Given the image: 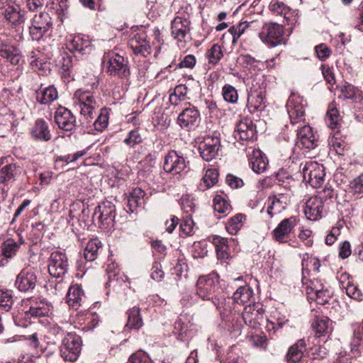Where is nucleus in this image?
I'll use <instances>...</instances> for the list:
<instances>
[{"mask_svg":"<svg viewBox=\"0 0 363 363\" xmlns=\"http://www.w3.org/2000/svg\"><path fill=\"white\" fill-rule=\"evenodd\" d=\"M267 82L264 76L255 77L248 92L247 107L250 113L262 111L266 106Z\"/></svg>","mask_w":363,"mask_h":363,"instance_id":"f257e3e1","label":"nucleus"},{"mask_svg":"<svg viewBox=\"0 0 363 363\" xmlns=\"http://www.w3.org/2000/svg\"><path fill=\"white\" fill-rule=\"evenodd\" d=\"M73 99L75 108L90 122L96 116V109L99 106L94 94L89 91L78 89Z\"/></svg>","mask_w":363,"mask_h":363,"instance_id":"f03ea898","label":"nucleus"},{"mask_svg":"<svg viewBox=\"0 0 363 363\" xmlns=\"http://www.w3.org/2000/svg\"><path fill=\"white\" fill-rule=\"evenodd\" d=\"M104 63L106 72L113 77H118L121 79H128L130 75V71L128 61L118 53L110 52L104 56Z\"/></svg>","mask_w":363,"mask_h":363,"instance_id":"7ed1b4c3","label":"nucleus"},{"mask_svg":"<svg viewBox=\"0 0 363 363\" xmlns=\"http://www.w3.org/2000/svg\"><path fill=\"white\" fill-rule=\"evenodd\" d=\"M235 322L230 325L232 329V333L235 335L240 333L244 324L256 328L259 320L262 318V313L259 309H255V304L245 306L244 311L240 313L238 310L237 314L234 316Z\"/></svg>","mask_w":363,"mask_h":363,"instance_id":"20e7f679","label":"nucleus"},{"mask_svg":"<svg viewBox=\"0 0 363 363\" xmlns=\"http://www.w3.org/2000/svg\"><path fill=\"white\" fill-rule=\"evenodd\" d=\"M303 180L313 188L320 187L324 182L325 169L316 161L308 160L300 164Z\"/></svg>","mask_w":363,"mask_h":363,"instance_id":"39448f33","label":"nucleus"},{"mask_svg":"<svg viewBox=\"0 0 363 363\" xmlns=\"http://www.w3.org/2000/svg\"><path fill=\"white\" fill-rule=\"evenodd\" d=\"M190 25V21L183 16H176L171 22V35L180 48H184L191 40Z\"/></svg>","mask_w":363,"mask_h":363,"instance_id":"423d86ee","label":"nucleus"},{"mask_svg":"<svg viewBox=\"0 0 363 363\" xmlns=\"http://www.w3.org/2000/svg\"><path fill=\"white\" fill-rule=\"evenodd\" d=\"M213 303L219 311L220 318L223 320V327L232 333V329L230 325L235 322L234 316L237 314L238 310L235 307L232 309L233 300L230 298H226L224 296L219 297L215 296L211 298Z\"/></svg>","mask_w":363,"mask_h":363,"instance_id":"0eeeda50","label":"nucleus"},{"mask_svg":"<svg viewBox=\"0 0 363 363\" xmlns=\"http://www.w3.org/2000/svg\"><path fill=\"white\" fill-rule=\"evenodd\" d=\"M81 347L80 337L75 333H68L62 339L60 348L61 357L66 361L74 362L79 355Z\"/></svg>","mask_w":363,"mask_h":363,"instance_id":"6e6552de","label":"nucleus"},{"mask_svg":"<svg viewBox=\"0 0 363 363\" xmlns=\"http://www.w3.org/2000/svg\"><path fill=\"white\" fill-rule=\"evenodd\" d=\"M186 161L183 155L172 150L164 157V170L179 179L186 172Z\"/></svg>","mask_w":363,"mask_h":363,"instance_id":"1a4fd4ad","label":"nucleus"},{"mask_svg":"<svg viewBox=\"0 0 363 363\" xmlns=\"http://www.w3.org/2000/svg\"><path fill=\"white\" fill-rule=\"evenodd\" d=\"M259 36L262 42L271 47L284 43V28L276 23H264Z\"/></svg>","mask_w":363,"mask_h":363,"instance_id":"9d476101","label":"nucleus"},{"mask_svg":"<svg viewBox=\"0 0 363 363\" xmlns=\"http://www.w3.org/2000/svg\"><path fill=\"white\" fill-rule=\"evenodd\" d=\"M26 12L21 10L18 5L8 4L1 9V15L8 25L16 32L23 30L26 21Z\"/></svg>","mask_w":363,"mask_h":363,"instance_id":"9b49d317","label":"nucleus"},{"mask_svg":"<svg viewBox=\"0 0 363 363\" xmlns=\"http://www.w3.org/2000/svg\"><path fill=\"white\" fill-rule=\"evenodd\" d=\"M218 286V276L216 274L201 276L196 283V294L203 300H211L214 297Z\"/></svg>","mask_w":363,"mask_h":363,"instance_id":"f8f14e48","label":"nucleus"},{"mask_svg":"<svg viewBox=\"0 0 363 363\" xmlns=\"http://www.w3.org/2000/svg\"><path fill=\"white\" fill-rule=\"evenodd\" d=\"M305 106L303 99L299 94L292 93L287 101L286 109L291 124H297L304 121Z\"/></svg>","mask_w":363,"mask_h":363,"instance_id":"ddd939ff","label":"nucleus"},{"mask_svg":"<svg viewBox=\"0 0 363 363\" xmlns=\"http://www.w3.org/2000/svg\"><path fill=\"white\" fill-rule=\"evenodd\" d=\"M10 157H2L0 160V189L5 190L11 185L20 173L19 167L9 162Z\"/></svg>","mask_w":363,"mask_h":363,"instance_id":"4468645a","label":"nucleus"},{"mask_svg":"<svg viewBox=\"0 0 363 363\" xmlns=\"http://www.w3.org/2000/svg\"><path fill=\"white\" fill-rule=\"evenodd\" d=\"M299 220V218L294 216L282 220L272 233L273 239L279 243L286 242L290 234L298 225Z\"/></svg>","mask_w":363,"mask_h":363,"instance_id":"2eb2a0df","label":"nucleus"},{"mask_svg":"<svg viewBox=\"0 0 363 363\" xmlns=\"http://www.w3.org/2000/svg\"><path fill=\"white\" fill-rule=\"evenodd\" d=\"M68 259L67 255L60 251L51 253L48 264L50 274L56 278L62 277L68 270Z\"/></svg>","mask_w":363,"mask_h":363,"instance_id":"dca6fc26","label":"nucleus"},{"mask_svg":"<svg viewBox=\"0 0 363 363\" xmlns=\"http://www.w3.org/2000/svg\"><path fill=\"white\" fill-rule=\"evenodd\" d=\"M220 147V138L214 133L203 138L199 144V150L204 160L211 161L218 155Z\"/></svg>","mask_w":363,"mask_h":363,"instance_id":"f3484780","label":"nucleus"},{"mask_svg":"<svg viewBox=\"0 0 363 363\" xmlns=\"http://www.w3.org/2000/svg\"><path fill=\"white\" fill-rule=\"evenodd\" d=\"M51 18L48 13H42L35 16L29 28L33 40H39L51 27Z\"/></svg>","mask_w":363,"mask_h":363,"instance_id":"a211bd4d","label":"nucleus"},{"mask_svg":"<svg viewBox=\"0 0 363 363\" xmlns=\"http://www.w3.org/2000/svg\"><path fill=\"white\" fill-rule=\"evenodd\" d=\"M115 213V205L111 201H106L95 208L93 220L101 225H109L113 222Z\"/></svg>","mask_w":363,"mask_h":363,"instance_id":"6ab92c4d","label":"nucleus"},{"mask_svg":"<svg viewBox=\"0 0 363 363\" xmlns=\"http://www.w3.org/2000/svg\"><path fill=\"white\" fill-rule=\"evenodd\" d=\"M67 47L72 52H78L81 55L89 54L94 50L89 37L79 34L69 35L67 40Z\"/></svg>","mask_w":363,"mask_h":363,"instance_id":"aec40b11","label":"nucleus"},{"mask_svg":"<svg viewBox=\"0 0 363 363\" xmlns=\"http://www.w3.org/2000/svg\"><path fill=\"white\" fill-rule=\"evenodd\" d=\"M37 277L31 269H23L17 275L15 285L21 291H29L35 289Z\"/></svg>","mask_w":363,"mask_h":363,"instance_id":"412c9836","label":"nucleus"},{"mask_svg":"<svg viewBox=\"0 0 363 363\" xmlns=\"http://www.w3.org/2000/svg\"><path fill=\"white\" fill-rule=\"evenodd\" d=\"M128 45L136 55L147 57L151 53V46L144 33H137L129 40Z\"/></svg>","mask_w":363,"mask_h":363,"instance_id":"4be33fe9","label":"nucleus"},{"mask_svg":"<svg viewBox=\"0 0 363 363\" xmlns=\"http://www.w3.org/2000/svg\"><path fill=\"white\" fill-rule=\"evenodd\" d=\"M55 121L60 128L69 131L74 128L76 120L69 110L59 106L55 113Z\"/></svg>","mask_w":363,"mask_h":363,"instance_id":"5701e85b","label":"nucleus"},{"mask_svg":"<svg viewBox=\"0 0 363 363\" xmlns=\"http://www.w3.org/2000/svg\"><path fill=\"white\" fill-rule=\"evenodd\" d=\"M28 61L31 69L39 74H47L50 72V63L43 57L39 50H31L29 52Z\"/></svg>","mask_w":363,"mask_h":363,"instance_id":"b1692460","label":"nucleus"},{"mask_svg":"<svg viewBox=\"0 0 363 363\" xmlns=\"http://www.w3.org/2000/svg\"><path fill=\"white\" fill-rule=\"evenodd\" d=\"M247 155L249 164L255 172L261 174L266 170L268 162L260 150L249 147Z\"/></svg>","mask_w":363,"mask_h":363,"instance_id":"393cba45","label":"nucleus"},{"mask_svg":"<svg viewBox=\"0 0 363 363\" xmlns=\"http://www.w3.org/2000/svg\"><path fill=\"white\" fill-rule=\"evenodd\" d=\"M298 143L305 149L313 150L317 146L318 139L310 125H305L298 130Z\"/></svg>","mask_w":363,"mask_h":363,"instance_id":"a878e982","label":"nucleus"},{"mask_svg":"<svg viewBox=\"0 0 363 363\" xmlns=\"http://www.w3.org/2000/svg\"><path fill=\"white\" fill-rule=\"evenodd\" d=\"M323 211V203L321 198L314 196L306 201L304 213L308 219L311 220H318L322 217Z\"/></svg>","mask_w":363,"mask_h":363,"instance_id":"bb28decb","label":"nucleus"},{"mask_svg":"<svg viewBox=\"0 0 363 363\" xmlns=\"http://www.w3.org/2000/svg\"><path fill=\"white\" fill-rule=\"evenodd\" d=\"M23 243V240L22 238H20L19 242H16L12 238L6 240L1 246L3 257L0 259V266L3 267L7 264L9 259L13 258L16 255L20 245Z\"/></svg>","mask_w":363,"mask_h":363,"instance_id":"cd10ccee","label":"nucleus"},{"mask_svg":"<svg viewBox=\"0 0 363 363\" xmlns=\"http://www.w3.org/2000/svg\"><path fill=\"white\" fill-rule=\"evenodd\" d=\"M199 112L194 107L185 108L178 116V124L183 128H191L199 119Z\"/></svg>","mask_w":363,"mask_h":363,"instance_id":"c85d7f7f","label":"nucleus"},{"mask_svg":"<svg viewBox=\"0 0 363 363\" xmlns=\"http://www.w3.org/2000/svg\"><path fill=\"white\" fill-rule=\"evenodd\" d=\"M255 130L252 121L247 118L240 120L236 125L234 135L235 138L247 140L253 138Z\"/></svg>","mask_w":363,"mask_h":363,"instance_id":"c756f323","label":"nucleus"},{"mask_svg":"<svg viewBox=\"0 0 363 363\" xmlns=\"http://www.w3.org/2000/svg\"><path fill=\"white\" fill-rule=\"evenodd\" d=\"M233 300L238 304L250 306L255 302L253 291L249 286H242L234 292Z\"/></svg>","mask_w":363,"mask_h":363,"instance_id":"7c9ffc66","label":"nucleus"},{"mask_svg":"<svg viewBox=\"0 0 363 363\" xmlns=\"http://www.w3.org/2000/svg\"><path fill=\"white\" fill-rule=\"evenodd\" d=\"M84 293L79 285L69 287L67 294V303L69 307L77 309L84 301Z\"/></svg>","mask_w":363,"mask_h":363,"instance_id":"2f4dec72","label":"nucleus"},{"mask_svg":"<svg viewBox=\"0 0 363 363\" xmlns=\"http://www.w3.org/2000/svg\"><path fill=\"white\" fill-rule=\"evenodd\" d=\"M342 288L345 289L348 296L357 301H362L363 294L357 286L352 284L350 276L347 274H342L340 277Z\"/></svg>","mask_w":363,"mask_h":363,"instance_id":"473e14b6","label":"nucleus"},{"mask_svg":"<svg viewBox=\"0 0 363 363\" xmlns=\"http://www.w3.org/2000/svg\"><path fill=\"white\" fill-rule=\"evenodd\" d=\"M31 135L35 140L42 141H48L51 138L48 125L43 119L36 120L34 126L31 129Z\"/></svg>","mask_w":363,"mask_h":363,"instance_id":"72a5a7b5","label":"nucleus"},{"mask_svg":"<svg viewBox=\"0 0 363 363\" xmlns=\"http://www.w3.org/2000/svg\"><path fill=\"white\" fill-rule=\"evenodd\" d=\"M287 206L286 197L283 195L274 196L269 197L268 201L267 213L272 217L273 216L280 213Z\"/></svg>","mask_w":363,"mask_h":363,"instance_id":"f704fd0d","label":"nucleus"},{"mask_svg":"<svg viewBox=\"0 0 363 363\" xmlns=\"http://www.w3.org/2000/svg\"><path fill=\"white\" fill-rule=\"evenodd\" d=\"M57 97V91L54 86L40 88L36 91V100L41 104H50L56 100Z\"/></svg>","mask_w":363,"mask_h":363,"instance_id":"c9c22d12","label":"nucleus"},{"mask_svg":"<svg viewBox=\"0 0 363 363\" xmlns=\"http://www.w3.org/2000/svg\"><path fill=\"white\" fill-rule=\"evenodd\" d=\"M52 309V306L50 302L45 300H40L39 302H35L30 306L28 313L33 317H41L48 315Z\"/></svg>","mask_w":363,"mask_h":363,"instance_id":"e433bc0d","label":"nucleus"},{"mask_svg":"<svg viewBox=\"0 0 363 363\" xmlns=\"http://www.w3.org/2000/svg\"><path fill=\"white\" fill-rule=\"evenodd\" d=\"M0 55L13 65H18L22 60V57L16 48L5 44L0 45Z\"/></svg>","mask_w":363,"mask_h":363,"instance_id":"4c0bfd02","label":"nucleus"},{"mask_svg":"<svg viewBox=\"0 0 363 363\" xmlns=\"http://www.w3.org/2000/svg\"><path fill=\"white\" fill-rule=\"evenodd\" d=\"M127 315L128 321L125 325L126 328L130 330H138L143 326V322L140 316V311L139 308L135 306L129 309L127 312Z\"/></svg>","mask_w":363,"mask_h":363,"instance_id":"58836bf2","label":"nucleus"},{"mask_svg":"<svg viewBox=\"0 0 363 363\" xmlns=\"http://www.w3.org/2000/svg\"><path fill=\"white\" fill-rule=\"evenodd\" d=\"M212 243L216 247V250L218 259H227L229 257L228 239L214 235L212 237Z\"/></svg>","mask_w":363,"mask_h":363,"instance_id":"ea45409f","label":"nucleus"},{"mask_svg":"<svg viewBox=\"0 0 363 363\" xmlns=\"http://www.w3.org/2000/svg\"><path fill=\"white\" fill-rule=\"evenodd\" d=\"M145 194L144 191L140 188H135L131 191L128 199L130 211L134 212L138 207L144 204Z\"/></svg>","mask_w":363,"mask_h":363,"instance_id":"a19ab883","label":"nucleus"},{"mask_svg":"<svg viewBox=\"0 0 363 363\" xmlns=\"http://www.w3.org/2000/svg\"><path fill=\"white\" fill-rule=\"evenodd\" d=\"M218 172L216 169H208L199 184V189L206 191L217 183Z\"/></svg>","mask_w":363,"mask_h":363,"instance_id":"79ce46f5","label":"nucleus"},{"mask_svg":"<svg viewBox=\"0 0 363 363\" xmlns=\"http://www.w3.org/2000/svg\"><path fill=\"white\" fill-rule=\"evenodd\" d=\"M101 247V242L98 239L90 240L84 250V257L89 262H92L96 259L98 251Z\"/></svg>","mask_w":363,"mask_h":363,"instance_id":"37998d69","label":"nucleus"},{"mask_svg":"<svg viewBox=\"0 0 363 363\" xmlns=\"http://www.w3.org/2000/svg\"><path fill=\"white\" fill-rule=\"evenodd\" d=\"M331 322L327 317H318L313 322V327L318 336L328 333L330 330Z\"/></svg>","mask_w":363,"mask_h":363,"instance_id":"c03bdc74","label":"nucleus"},{"mask_svg":"<svg viewBox=\"0 0 363 363\" xmlns=\"http://www.w3.org/2000/svg\"><path fill=\"white\" fill-rule=\"evenodd\" d=\"M340 98L345 99H362L361 91L352 84H345L340 88Z\"/></svg>","mask_w":363,"mask_h":363,"instance_id":"a18cd8bd","label":"nucleus"},{"mask_svg":"<svg viewBox=\"0 0 363 363\" xmlns=\"http://www.w3.org/2000/svg\"><path fill=\"white\" fill-rule=\"evenodd\" d=\"M245 218V216L241 213H238L235 216L230 218L226 224V230L231 235H235L242 227V220Z\"/></svg>","mask_w":363,"mask_h":363,"instance_id":"49530a36","label":"nucleus"},{"mask_svg":"<svg viewBox=\"0 0 363 363\" xmlns=\"http://www.w3.org/2000/svg\"><path fill=\"white\" fill-rule=\"evenodd\" d=\"M206 55L209 64L216 65L223 56L222 47L218 44L213 45L207 51Z\"/></svg>","mask_w":363,"mask_h":363,"instance_id":"de8ad7c7","label":"nucleus"},{"mask_svg":"<svg viewBox=\"0 0 363 363\" xmlns=\"http://www.w3.org/2000/svg\"><path fill=\"white\" fill-rule=\"evenodd\" d=\"M109 113L106 108H101L100 113L94 121V125L97 131H103L108 125Z\"/></svg>","mask_w":363,"mask_h":363,"instance_id":"09e8293b","label":"nucleus"},{"mask_svg":"<svg viewBox=\"0 0 363 363\" xmlns=\"http://www.w3.org/2000/svg\"><path fill=\"white\" fill-rule=\"evenodd\" d=\"M213 207L220 213H226L230 211L229 202L220 195H216L213 199Z\"/></svg>","mask_w":363,"mask_h":363,"instance_id":"8fccbe9b","label":"nucleus"},{"mask_svg":"<svg viewBox=\"0 0 363 363\" xmlns=\"http://www.w3.org/2000/svg\"><path fill=\"white\" fill-rule=\"evenodd\" d=\"M325 121L328 127L330 128H336L338 127L340 122V115L338 110L335 107H331L328 109Z\"/></svg>","mask_w":363,"mask_h":363,"instance_id":"3c124183","label":"nucleus"},{"mask_svg":"<svg viewBox=\"0 0 363 363\" xmlns=\"http://www.w3.org/2000/svg\"><path fill=\"white\" fill-rule=\"evenodd\" d=\"M223 96L225 101L229 103H236L238 99V95L235 88L231 85L226 84L223 87Z\"/></svg>","mask_w":363,"mask_h":363,"instance_id":"603ef678","label":"nucleus"},{"mask_svg":"<svg viewBox=\"0 0 363 363\" xmlns=\"http://www.w3.org/2000/svg\"><path fill=\"white\" fill-rule=\"evenodd\" d=\"M11 291L0 289V307L6 311H9L13 305Z\"/></svg>","mask_w":363,"mask_h":363,"instance_id":"864d4df0","label":"nucleus"},{"mask_svg":"<svg viewBox=\"0 0 363 363\" xmlns=\"http://www.w3.org/2000/svg\"><path fill=\"white\" fill-rule=\"evenodd\" d=\"M248 26L249 23L245 21L240 23L237 26H232L228 29L229 33L233 36V43H236L238 39L241 36V35L245 32V30L248 28Z\"/></svg>","mask_w":363,"mask_h":363,"instance_id":"5fc2aeb1","label":"nucleus"},{"mask_svg":"<svg viewBox=\"0 0 363 363\" xmlns=\"http://www.w3.org/2000/svg\"><path fill=\"white\" fill-rule=\"evenodd\" d=\"M189 320L187 316L181 315L174 323V330L178 335L185 334L189 328Z\"/></svg>","mask_w":363,"mask_h":363,"instance_id":"6e6d98bb","label":"nucleus"},{"mask_svg":"<svg viewBox=\"0 0 363 363\" xmlns=\"http://www.w3.org/2000/svg\"><path fill=\"white\" fill-rule=\"evenodd\" d=\"M339 134H335L329 140L330 145L339 155H343V150L345 147V143L343 140L339 138Z\"/></svg>","mask_w":363,"mask_h":363,"instance_id":"4d7b16f0","label":"nucleus"},{"mask_svg":"<svg viewBox=\"0 0 363 363\" xmlns=\"http://www.w3.org/2000/svg\"><path fill=\"white\" fill-rule=\"evenodd\" d=\"M303 352L297 346L292 345L286 355L288 363H297L301 360Z\"/></svg>","mask_w":363,"mask_h":363,"instance_id":"13d9d810","label":"nucleus"},{"mask_svg":"<svg viewBox=\"0 0 363 363\" xmlns=\"http://www.w3.org/2000/svg\"><path fill=\"white\" fill-rule=\"evenodd\" d=\"M325 288V287L321 280L314 279L310 281V284L306 286V292L308 295L313 297L315 294L320 292Z\"/></svg>","mask_w":363,"mask_h":363,"instance_id":"bf43d9fd","label":"nucleus"},{"mask_svg":"<svg viewBox=\"0 0 363 363\" xmlns=\"http://www.w3.org/2000/svg\"><path fill=\"white\" fill-rule=\"evenodd\" d=\"M108 274V283L109 285L116 286L115 282L121 284L122 283L130 282L129 279L124 274L113 273V274L110 272L109 267L107 269Z\"/></svg>","mask_w":363,"mask_h":363,"instance_id":"052dcab7","label":"nucleus"},{"mask_svg":"<svg viewBox=\"0 0 363 363\" xmlns=\"http://www.w3.org/2000/svg\"><path fill=\"white\" fill-rule=\"evenodd\" d=\"M142 142V138L138 130H133L128 133V136L125 138L124 143L130 147H133Z\"/></svg>","mask_w":363,"mask_h":363,"instance_id":"680f3d73","label":"nucleus"},{"mask_svg":"<svg viewBox=\"0 0 363 363\" xmlns=\"http://www.w3.org/2000/svg\"><path fill=\"white\" fill-rule=\"evenodd\" d=\"M282 16H284L288 25H294L298 21L297 11L293 10L288 6H286V9H285V11L283 13Z\"/></svg>","mask_w":363,"mask_h":363,"instance_id":"e2e57ef3","label":"nucleus"},{"mask_svg":"<svg viewBox=\"0 0 363 363\" xmlns=\"http://www.w3.org/2000/svg\"><path fill=\"white\" fill-rule=\"evenodd\" d=\"M317 56L321 61L325 60L331 53L330 49L324 43H321L315 48Z\"/></svg>","mask_w":363,"mask_h":363,"instance_id":"0e129e2a","label":"nucleus"},{"mask_svg":"<svg viewBox=\"0 0 363 363\" xmlns=\"http://www.w3.org/2000/svg\"><path fill=\"white\" fill-rule=\"evenodd\" d=\"M194 221L191 218H186L180 224L182 232L186 235H191L194 232Z\"/></svg>","mask_w":363,"mask_h":363,"instance_id":"69168bd1","label":"nucleus"},{"mask_svg":"<svg viewBox=\"0 0 363 363\" xmlns=\"http://www.w3.org/2000/svg\"><path fill=\"white\" fill-rule=\"evenodd\" d=\"M350 188L354 194H363V174L350 183Z\"/></svg>","mask_w":363,"mask_h":363,"instance_id":"338daca9","label":"nucleus"},{"mask_svg":"<svg viewBox=\"0 0 363 363\" xmlns=\"http://www.w3.org/2000/svg\"><path fill=\"white\" fill-rule=\"evenodd\" d=\"M128 363H151V361L148 357L144 354L135 353L130 357Z\"/></svg>","mask_w":363,"mask_h":363,"instance_id":"774afa93","label":"nucleus"}]
</instances>
